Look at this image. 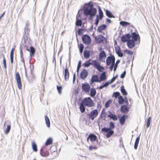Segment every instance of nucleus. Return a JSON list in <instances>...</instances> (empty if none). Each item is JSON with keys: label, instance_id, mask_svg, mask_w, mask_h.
<instances>
[{"label": "nucleus", "instance_id": "nucleus-60", "mask_svg": "<svg viewBox=\"0 0 160 160\" xmlns=\"http://www.w3.org/2000/svg\"><path fill=\"white\" fill-rule=\"evenodd\" d=\"M115 64H111L110 66V69L111 71H112L113 70V68H114V65Z\"/></svg>", "mask_w": 160, "mask_h": 160}, {"label": "nucleus", "instance_id": "nucleus-48", "mask_svg": "<svg viewBox=\"0 0 160 160\" xmlns=\"http://www.w3.org/2000/svg\"><path fill=\"white\" fill-rule=\"evenodd\" d=\"M96 13H94L90 14H88L89 16V19L91 20H92L93 19V17L95 15Z\"/></svg>", "mask_w": 160, "mask_h": 160}, {"label": "nucleus", "instance_id": "nucleus-54", "mask_svg": "<svg viewBox=\"0 0 160 160\" xmlns=\"http://www.w3.org/2000/svg\"><path fill=\"white\" fill-rule=\"evenodd\" d=\"M83 30L82 28H79L78 31V33L79 35H81L82 33V32Z\"/></svg>", "mask_w": 160, "mask_h": 160}, {"label": "nucleus", "instance_id": "nucleus-2", "mask_svg": "<svg viewBox=\"0 0 160 160\" xmlns=\"http://www.w3.org/2000/svg\"><path fill=\"white\" fill-rule=\"evenodd\" d=\"M97 9L93 7L92 4H90L86 7L84 9L83 13L86 16L88 15V14L93 13L94 12L96 13Z\"/></svg>", "mask_w": 160, "mask_h": 160}, {"label": "nucleus", "instance_id": "nucleus-7", "mask_svg": "<svg viewBox=\"0 0 160 160\" xmlns=\"http://www.w3.org/2000/svg\"><path fill=\"white\" fill-rule=\"evenodd\" d=\"M98 114V112L97 109H94L92 111L89 115L90 119L91 120H93L96 118Z\"/></svg>", "mask_w": 160, "mask_h": 160}, {"label": "nucleus", "instance_id": "nucleus-8", "mask_svg": "<svg viewBox=\"0 0 160 160\" xmlns=\"http://www.w3.org/2000/svg\"><path fill=\"white\" fill-rule=\"evenodd\" d=\"M131 38V36L129 33L123 35L121 38V40L123 42H128L130 40Z\"/></svg>", "mask_w": 160, "mask_h": 160}, {"label": "nucleus", "instance_id": "nucleus-15", "mask_svg": "<svg viewBox=\"0 0 160 160\" xmlns=\"http://www.w3.org/2000/svg\"><path fill=\"white\" fill-rule=\"evenodd\" d=\"M109 113L108 115V117L111 118L114 121H116L118 119V117L117 116L112 113L111 112H109Z\"/></svg>", "mask_w": 160, "mask_h": 160}, {"label": "nucleus", "instance_id": "nucleus-33", "mask_svg": "<svg viewBox=\"0 0 160 160\" xmlns=\"http://www.w3.org/2000/svg\"><path fill=\"white\" fill-rule=\"evenodd\" d=\"M45 120L46 124L48 127L49 128L50 127V122L49 119L47 115L45 116Z\"/></svg>", "mask_w": 160, "mask_h": 160}, {"label": "nucleus", "instance_id": "nucleus-42", "mask_svg": "<svg viewBox=\"0 0 160 160\" xmlns=\"http://www.w3.org/2000/svg\"><path fill=\"white\" fill-rule=\"evenodd\" d=\"M120 61L119 60H118L116 63H115V64L114 65V71L115 72L118 67V64L120 62Z\"/></svg>", "mask_w": 160, "mask_h": 160}, {"label": "nucleus", "instance_id": "nucleus-64", "mask_svg": "<svg viewBox=\"0 0 160 160\" xmlns=\"http://www.w3.org/2000/svg\"><path fill=\"white\" fill-rule=\"evenodd\" d=\"M118 56L119 57H122L123 56V53L121 52L119 54L118 53L117 54Z\"/></svg>", "mask_w": 160, "mask_h": 160}, {"label": "nucleus", "instance_id": "nucleus-11", "mask_svg": "<svg viewBox=\"0 0 160 160\" xmlns=\"http://www.w3.org/2000/svg\"><path fill=\"white\" fill-rule=\"evenodd\" d=\"M94 64V67H96L99 71L102 72L104 69L103 67L101 66L97 61L96 60L95 63Z\"/></svg>", "mask_w": 160, "mask_h": 160}, {"label": "nucleus", "instance_id": "nucleus-50", "mask_svg": "<svg viewBox=\"0 0 160 160\" xmlns=\"http://www.w3.org/2000/svg\"><path fill=\"white\" fill-rule=\"evenodd\" d=\"M42 150V149H41L40 150V154L42 157H46L48 155H47L46 154L44 153V152H42L41 151Z\"/></svg>", "mask_w": 160, "mask_h": 160}, {"label": "nucleus", "instance_id": "nucleus-56", "mask_svg": "<svg viewBox=\"0 0 160 160\" xmlns=\"http://www.w3.org/2000/svg\"><path fill=\"white\" fill-rule=\"evenodd\" d=\"M97 148V147H96L93 146H90L89 147V149L90 150H92V149H96Z\"/></svg>", "mask_w": 160, "mask_h": 160}, {"label": "nucleus", "instance_id": "nucleus-35", "mask_svg": "<svg viewBox=\"0 0 160 160\" xmlns=\"http://www.w3.org/2000/svg\"><path fill=\"white\" fill-rule=\"evenodd\" d=\"M76 25L77 26H81L82 24V21L81 19H77V16L76 17Z\"/></svg>", "mask_w": 160, "mask_h": 160}, {"label": "nucleus", "instance_id": "nucleus-49", "mask_svg": "<svg viewBox=\"0 0 160 160\" xmlns=\"http://www.w3.org/2000/svg\"><path fill=\"white\" fill-rule=\"evenodd\" d=\"M57 89L58 91L59 94H61V91L62 90V88L60 86H57Z\"/></svg>", "mask_w": 160, "mask_h": 160}, {"label": "nucleus", "instance_id": "nucleus-5", "mask_svg": "<svg viewBox=\"0 0 160 160\" xmlns=\"http://www.w3.org/2000/svg\"><path fill=\"white\" fill-rule=\"evenodd\" d=\"M82 40L83 43L86 45L89 44L91 42L90 37L87 34L84 35L82 36Z\"/></svg>", "mask_w": 160, "mask_h": 160}, {"label": "nucleus", "instance_id": "nucleus-22", "mask_svg": "<svg viewBox=\"0 0 160 160\" xmlns=\"http://www.w3.org/2000/svg\"><path fill=\"white\" fill-rule=\"evenodd\" d=\"M88 138H90L91 142H94L96 140L97 137L94 134H90L88 137Z\"/></svg>", "mask_w": 160, "mask_h": 160}, {"label": "nucleus", "instance_id": "nucleus-61", "mask_svg": "<svg viewBox=\"0 0 160 160\" xmlns=\"http://www.w3.org/2000/svg\"><path fill=\"white\" fill-rule=\"evenodd\" d=\"M20 57H22V50L21 48H20Z\"/></svg>", "mask_w": 160, "mask_h": 160}, {"label": "nucleus", "instance_id": "nucleus-43", "mask_svg": "<svg viewBox=\"0 0 160 160\" xmlns=\"http://www.w3.org/2000/svg\"><path fill=\"white\" fill-rule=\"evenodd\" d=\"M120 93L119 92H116L113 93L112 96L116 98L120 96Z\"/></svg>", "mask_w": 160, "mask_h": 160}, {"label": "nucleus", "instance_id": "nucleus-63", "mask_svg": "<svg viewBox=\"0 0 160 160\" xmlns=\"http://www.w3.org/2000/svg\"><path fill=\"white\" fill-rule=\"evenodd\" d=\"M15 50V49L14 48H12L11 49V52H10V55H14V51Z\"/></svg>", "mask_w": 160, "mask_h": 160}, {"label": "nucleus", "instance_id": "nucleus-41", "mask_svg": "<svg viewBox=\"0 0 160 160\" xmlns=\"http://www.w3.org/2000/svg\"><path fill=\"white\" fill-rule=\"evenodd\" d=\"M84 48V45L82 43H80L79 45V49L80 53H82Z\"/></svg>", "mask_w": 160, "mask_h": 160}, {"label": "nucleus", "instance_id": "nucleus-29", "mask_svg": "<svg viewBox=\"0 0 160 160\" xmlns=\"http://www.w3.org/2000/svg\"><path fill=\"white\" fill-rule=\"evenodd\" d=\"M118 103L121 105L124 102V99L122 96H119L118 97Z\"/></svg>", "mask_w": 160, "mask_h": 160}, {"label": "nucleus", "instance_id": "nucleus-28", "mask_svg": "<svg viewBox=\"0 0 160 160\" xmlns=\"http://www.w3.org/2000/svg\"><path fill=\"white\" fill-rule=\"evenodd\" d=\"M90 96L92 97H94L96 95V92L95 88H92L90 90Z\"/></svg>", "mask_w": 160, "mask_h": 160}, {"label": "nucleus", "instance_id": "nucleus-36", "mask_svg": "<svg viewBox=\"0 0 160 160\" xmlns=\"http://www.w3.org/2000/svg\"><path fill=\"white\" fill-rule=\"evenodd\" d=\"M52 139L51 138H49L47 140L46 143L45 145L46 146H48L52 144Z\"/></svg>", "mask_w": 160, "mask_h": 160}, {"label": "nucleus", "instance_id": "nucleus-3", "mask_svg": "<svg viewBox=\"0 0 160 160\" xmlns=\"http://www.w3.org/2000/svg\"><path fill=\"white\" fill-rule=\"evenodd\" d=\"M82 102L85 105L89 107H92L94 105L93 101L90 97H88L84 98L82 101Z\"/></svg>", "mask_w": 160, "mask_h": 160}, {"label": "nucleus", "instance_id": "nucleus-46", "mask_svg": "<svg viewBox=\"0 0 160 160\" xmlns=\"http://www.w3.org/2000/svg\"><path fill=\"white\" fill-rule=\"evenodd\" d=\"M82 62L81 61H79L78 62V65L77 68V72H78L79 71V69L81 66Z\"/></svg>", "mask_w": 160, "mask_h": 160}, {"label": "nucleus", "instance_id": "nucleus-38", "mask_svg": "<svg viewBox=\"0 0 160 160\" xmlns=\"http://www.w3.org/2000/svg\"><path fill=\"white\" fill-rule=\"evenodd\" d=\"M32 147L33 151L36 152L37 150V146L35 143L34 142H32Z\"/></svg>", "mask_w": 160, "mask_h": 160}, {"label": "nucleus", "instance_id": "nucleus-57", "mask_svg": "<svg viewBox=\"0 0 160 160\" xmlns=\"http://www.w3.org/2000/svg\"><path fill=\"white\" fill-rule=\"evenodd\" d=\"M115 49L116 53H117V52H118L120 51H121L120 48L119 47L115 48Z\"/></svg>", "mask_w": 160, "mask_h": 160}, {"label": "nucleus", "instance_id": "nucleus-23", "mask_svg": "<svg viewBox=\"0 0 160 160\" xmlns=\"http://www.w3.org/2000/svg\"><path fill=\"white\" fill-rule=\"evenodd\" d=\"M100 79L99 81H100V82L104 81L106 79V72H103L101 74L100 77Z\"/></svg>", "mask_w": 160, "mask_h": 160}, {"label": "nucleus", "instance_id": "nucleus-25", "mask_svg": "<svg viewBox=\"0 0 160 160\" xmlns=\"http://www.w3.org/2000/svg\"><path fill=\"white\" fill-rule=\"evenodd\" d=\"M28 23H27L26 24V27H25L24 29V37L25 35L27 36V35L28 34V33L29 32V29L28 28Z\"/></svg>", "mask_w": 160, "mask_h": 160}, {"label": "nucleus", "instance_id": "nucleus-21", "mask_svg": "<svg viewBox=\"0 0 160 160\" xmlns=\"http://www.w3.org/2000/svg\"><path fill=\"white\" fill-rule=\"evenodd\" d=\"M107 28V26L105 24H102L99 26L97 29V31L98 32H101L105 30Z\"/></svg>", "mask_w": 160, "mask_h": 160}, {"label": "nucleus", "instance_id": "nucleus-40", "mask_svg": "<svg viewBox=\"0 0 160 160\" xmlns=\"http://www.w3.org/2000/svg\"><path fill=\"white\" fill-rule=\"evenodd\" d=\"M104 37L102 35H99L98 37V40L99 41V42H101L103 41L104 40Z\"/></svg>", "mask_w": 160, "mask_h": 160}, {"label": "nucleus", "instance_id": "nucleus-62", "mask_svg": "<svg viewBox=\"0 0 160 160\" xmlns=\"http://www.w3.org/2000/svg\"><path fill=\"white\" fill-rule=\"evenodd\" d=\"M76 79V75L74 73L73 75V82L74 83L75 82Z\"/></svg>", "mask_w": 160, "mask_h": 160}, {"label": "nucleus", "instance_id": "nucleus-39", "mask_svg": "<svg viewBox=\"0 0 160 160\" xmlns=\"http://www.w3.org/2000/svg\"><path fill=\"white\" fill-rule=\"evenodd\" d=\"M11 129V126L10 125H8L7 126L6 129L4 133L5 134H7L9 132Z\"/></svg>", "mask_w": 160, "mask_h": 160}, {"label": "nucleus", "instance_id": "nucleus-32", "mask_svg": "<svg viewBox=\"0 0 160 160\" xmlns=\"http://www.w3.org/2000/svg\"><path fill=\"white\" fill-rule=\"evenodd\" d=\"M139 139L140 138L139 137H138L136 139L134 145V148L135 149H137V148Z\"/></svg>", "mask_w": 160, "mask_h": 160}, {"label": "nucleus", "instance_id": "nucleus-4", "mask_svg": "<svg viewBox=\"0 0 160 160\" xmlns=\"http://www.w3.org/2000/svg\"><path fill=\"white\" fill-rule=\"evenodd\" d=\"M115 58L113 55L111 54L107 57L106 59V65L109 66L111 64H115Z\"/></svg>", "mask_w": 160, "mask_h": 160}, {"label": "nucleus", "instance_id": "nucleus-47", "mask_svg": "<svg viewBox=\"0 0 160 160\" xmlns=\"http://www.w3.org/2000/svg\"><path fill=\"white\" fill-rule=\"evenodd\" d=\"M111 102V101L109 100L108 101L106 102L105 105V106L106 108H107L109 106V105Z\"/></svg>", "mask_w": 160, "mask_h": 160}, {"label": "nucleus", "instance_id": "nucleus-10", "mask_svg": "<svg viewBox=\"0 0 160 160\" xmlns=\"http://www.w3.org/2000/svg\"><path fill=\"white\" fill-rule=\"evenodd\" d=\"M88 74V73L87 71L84 69L82 70L81 73L80 75V78L82 79H84L87 77Z\"/></svg>", "mask_w": 160, "mask_h": 160}, {"label": "nucleus", "instance_id": "nucleus-51", "mask_svg": "<svg viewBox=\"0 0 160 160\" xmlns=\"http://www.w3.org/2000/svg\"><path fill=\"white\" fill-rule=\"evenodd\" d=\"M3 63L4 67L5 69L6 68V61L4 56H3Z\"/></svg>", "mask_w": 160, "mask_h": 160}, {"label": "nucleus", "instance_id": "nucleus-27", "mask_svg": "<svg viewBox=\"0 0 160 160\" xmlns=\"http://www.w3.org/2000/svg\"><path fill=\"white\" fill-rule=\"evenodd\" d=\"M84 105H85L82 102L80 104L79 108L80 111L82 113H83L85 111V108Z\"/></svg>", "mask_w": 160, "mask_h": 160}, {"label": "nucleus", "instance_id": "nucleus-18", "mask_svg": "<svg viewBox=\"0 0 160 160\" xmlns=\"http://www.w3.org/2000/svg\"><path fill=\"white\" fill-rule=\"evenodd\" d=\"M128 117L127 115H123L120 118L119 122L121 125H123L124 124L126 120V117Z\"/></svg>", "mask_w": 160, "mask_h": 160}, {"label": "nucleus", "instance_id": "nucleus-1", "mask_svg": "<svg viewBox=\"0 0 160 160\" xmlns=\"http://www.w3.org/2000/svg\"><path fill=\"white\" fill-rule=\"evenodd\" d=\"M115 127V125L114 123L111 122L109 123V128H107L104 127L102 128V131L104 132L107 133L106 136L107 138L110 137L114 133L112 129H114Z\"/></svg>", "mask_w": 160, "mask_h": 160}, {"label": "nucleus", "instance_id": "nucleus-24", "mask_svg": "<svg viewBox=\"0 0 160 160\" xmlns=\"http://www.w3.org/2000/svg\"><path fill=\"white\" fill-rule=\"evenodd\" d=\"M95 61L96 60H92V62H91L85 63L83 64V65L85 67H88L91 65H92L94 66V63H95Z\"/></svg>", "mask_w": 160, "mask_h": 160}, {"label": "nucleus", "instance_id": "nucleus-17", "mask_svg": "<svg viewBox=\"0 0 160 160\" xmlns=\"http://www.w3.org/2000/svg\"><path fill=\"white\" fill-rule=\"evenodd\" d=\"M106 55L105 52L104 51H103L99 53V59L100 60L105 62V61L102 60V59L103 58H106Z\"/></svg>", "mask_w": 160, "mask_h": 160}, {"label": "nucleus", "instance_id": "nucleus-26", "mask_svg": "<svg viewBox=\"0 0 160 160\" xmlns=\"http://www.w3.org/2000/svg\"><path fill=\"white\" fill-rule=\"evenodd\" d=\"M84 57L86 59L88 58L90 55V51L87 50H85L83 52Z\"/></svg>", "mask_w": 160, "mask_h": 160}, {"label": "nucleus", "instance_id": "nucleus-58", "mask_svg": "<svg viewBox=\"0 0 160 160\" xmlns=\"http://www.w3.org/2000/svg\"><path fill=\"white\" fill-rule=\"evenodd\" d=\"M124 99V102H125L126 103L127 105H128V99L126 97H125Z\"/></svg>", "mask_w": 160, "mask_h": 160}, {"label": "nucleus", "instance_id": "nucleus-14", "mask_svg": "<svg viewBox=\"0 0 160 160\" xmlns=\"http://www.w3.org/2000/svg\"><path fill=\"white\" fill-rule=\"evenodd\" d=\"M132 39L131 40H133L135 42H136L138 39H140V38L139 34H137L135 32L132 33Z\"/></svg>", "mask_w": 160, "mask_h": 160}, {"label": "nucleus", "instance_id": "nucleus-19", "mask_svg": "<svg viewBox=\"0 0 160 160\" xmlns=\"http://www.w3.org/2000/svg\"><path fill=\"white\" fill-rule=\"evenodd\" d=\"M27 50L30 52V57L31 58L33 56L35 52V49L32 46L31 47L30 50L28 49L27 47Z\"/></svg>", "mask_w": 160, "mask_h": 160}, {"label": "nucleus", "instance_id": "nucleus-9", "mask_svg": "<svg viewBox=\"0 0 160 160\" xmlns=\"http://www.w3.org/2000/svg\"><path fill=\"white\" fill-rule=\"evenodd\" d=\"M82 89L84 92H88L90 89V86L87 83L82 84Z\"/></svg>", "mask_w": 160, "mask_h": 160}, {"label": "nucleus", "instance_id": "nucleus-6", "mask_svg": "<svg viewBox=\"0 0 160 160\" xmlns=\"http://www.w3.org/2000/svg\"><path fill=\"white\" fill-rule=\"evenodd\" d=\"M15 78L17 82L18 87L19 89H21L22 88V83L21 82V77L18 72H16Z\"/></svg>", "mask_w": 160, "mask_h": 160}, {"label": "nucleus", "instance_id": "nucleus-13", "mask_svg": "<svg viewBox=\"0 0 160 160\" xmlns=\"http://www.w3.org/2000/svg\"><path fill=\"white\" fill-rule=\"evenodd\" d=\"M135 42L134 41L130 39L127 42V45L129 48L132 49L135 46Z\"/></svg>", "mask_w": 160, "mask_h": 160}, {"label": "nucleus", "instance_id": "nucleus-55", "mask_svg": "<svg viewBox=\"0 0 160 160\" xmlns=\"http://www.w3.org/2000/svg\"><path fill=\"white\" fill-rule=\"evenodd\" d=\"M126 73V72L125 71H124L120 75L121 78H124L125 76Z\"/></svg>", "mask_w": 160, "mask_h": 160}, {"label": "nucleus", "instance_id": "nucleus-16", "mask_svg": "<svg viewBox=\"0 0 160 160\" xmlns=\"http://www.w3.org/2000/svg\"><path fill=\"white\" fill-rule=\"evenodd\" d=\"M69 72L67 68V66H66V68L64 70V78L66 81H68L69 79Z\"/></svg>", "mask_w": 160, "mask_h": 160}, {"label": "nucleus", "instance_id": "nucleus-12", "mask_svg": "<svg viewBox=\"0 0 160 160\" xmlns=\"http://www.w3.org/2000/svg\"><path fill=\"white\" fill-rule=\"evenodd\" d=\"M129 110V108L125 105L122 106L120 108L121 112L124 113H127L128 112Z\"/></svg>", "mask_w": 160, "mask_h": 160}, {"label": "nucleus", "instance_id": "nucleus-52", "mask_svg": "<svg viewBox=\"0 0 160 160\" xmlns=\"http://www.w3.org/2000/svg\"><path fill=\"white\" fill-rule=\"evenodd\" d=\"M111 83H112V82H111V81L110 82L107 81L105 82V83L103 84V85L105 87H106L108 86Z\"/></svg>", "mask_w": 160, "mask_h": 160}, {"label": "nucleus", "instance_id": "nucleus-37", "mask_svg": "<svg viewBox=\"0 0 160 160\" xmlns=\"http://www.w3.org/2000/svg\"><path fill=\"white\" fill-rule=\"evenodd\" d=\"M120 24L123 27H126L129 25L130 23L126 22L121 21L120 22Z\"/></svg>", "mask_w": 160, "mask_h": 160}, {"label": "nucleus", "instance_id": "nucleus-34", "mask_svg": "<svg viewBox=\"0 0 160 160\" xmlns=\"http://www.w3.org/2000/svg\"><path fill=\"white\" fill-rule=\"evenodd\" d=\"M98 10L99 12V18L100 19H102L103 17V12L100 7H99Z\"/></svg>", "mask_w": 160, "mask_h": 160}, {"label": "nucleus", "instance_id": "nucleus-44", "mask_svg": "<svg viewBox=\"0 0 160 160\" xmlns=\"http://www.w3.org/2000/svg\"><path fill=\"white\" fill-rule=\"evenodd\" d=\"M99 16L98 15H96V18L95 19V24L97 26L99 22Z\"/></svg>", "mask_w": 160, "mask_h": 160}, {"label": "nucleus", "instance_id": "nucleus-59", "mask_svg": "<svg viewBox=\"0 0 160 160\" xmlns=\"http://www.w3.org/2000/svg\"><path fill=\"white\" fill-rule=\"evenodd\" d=\"M104 111V109H103L102 110L101 114H100V118H102L103 117V112Z\"/></svg>", "mask_w": 160, "mask_h": 160}, {"label": "nucleus", "instance_id": "nucleus-53", "mask_svg": "<svg viewBox=\"0 0 160 160\" xmlns=\"http://www.w3.org/2000/svg\"><path fill=\"white\" fill-rule=\"evenodd\" d=\"M118 75H116L115 77H114L110 81L112 83L113 82H114V81L115 80V79L117 78L118 77Z\"/></svg>", "mask_w": 160, "mask_h": 160}, {"label": "nucleus", "instance_id": "nucleus-20", "mask_svg": "<svg viewBox=\"0 0 160 160\" xmlns=\"http://www.w3.org/2000/svg\"><path fill=\"white\" fill-rule=\"evenodd\" d=\"M91 82L92 83L94 82H100V81H99V80L98 79V75H94L92 77Z\"/></svg>", "mask_w": 160, "mask_h": 160}, {"label": "nucleus", "instance_id": "nucleus-31", "mask_svg": "<svg viewBox=\"0 0 160 160\" xmlns=\"http://www.w3.org/2000/svg\"><path fill=\"white\" fill-rule=\"evenodd\" d=\"M121 91L123 95L124 96H126L127 94V93L125 89L124 88V86H122L121 88Z\"/></svg>", "mask_w": 160, "mask_h": 160}, {"label": "nucleus", "instance_id": "nucleus-45", "mask_svg": "<svg viewBox=\"0 0 160 160\" xmlns=\"http://www.w3.org/2000/svg\"><path fill=\"white\" fill-rule=\"evenodd\" d=\"M150 120L151 118L150 117H149L147 120V128H148L150 126Z\"/></svg>", "mask_w": 160, "mask_h": 160}, {"label": "nucleus", "instance_id": "nucleus-30", "mask_svg": "<svg viewBox=\"0 0 160 160\" xmlns=\"http://www.w3.org/2000/svg\"><path fill=\"white\" fill-rule=\"evenodd\" d=\"M105 12L106 15L109 18H114V16L109 11L106 9L105 11Z\"/></svg>", "mask_w": 160, "mask_h": 160}]
</instances>
